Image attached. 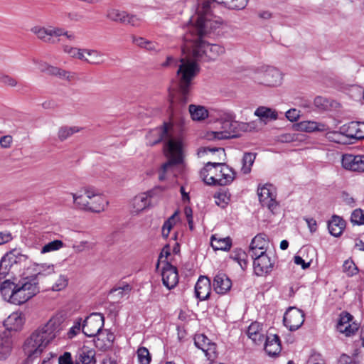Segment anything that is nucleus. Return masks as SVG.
Here are the masks:
<instances>
[{
	"mask_svg": "<svg viewBox=\"0 0 364 364\" xmlns=\"http://www.w3.org/2000/svg\"><path fill=\"white\" fill-rule=\"evenodd\" d=\"M222 23L220 17L212 14H208L205 17L192 16L189 20L187 31L183 36L182 52L184 56L180 58L177 70L180 89L178 100L181 106L188 102L191 81L200 70L196 61H213L225 53L223 47L203 39L218 28Z\"/></svg>",
	"mask_w": 364,
	"mask_h": 364,
	"instance_id": "nucleus-1",
	"label": "nucleus"
},
{
	"mask_svg": "<svg viewBox=\"0 0 364 364\" xmlns=\"http://www.w3.org/2000/svg\"><path fill=\"white\" fill-rule=\"evenodd\" d=\"M65 327L61 316H54L40 326L25 341L23 350L29 359L38 357L47 346L58 336Z\"/></svg>",
	"mask_w": 364,
	"mask_h": 364,
	"instance_id": "nucleus-2",
	"label": "nucleus"
},
{
	"mask_svg": "<svg viewBox=\"0 0 364 364\" xmlns=\"http://www.w3.org/2000/svg\"><path fill=\"white\" fill-rule=\"evenodd\" d=\"M147 143L154 146L165 141L166 154L173 163L181 164L183 161V138L179 131H175L172 127L164 123L162 127H156L146 134Z\"/></svg>",
	"mask_w": 364,
	"mask_h": 364,
	"instance_id": "nucleus-3",
	"label": "nucleus"
},
{
	"mask_svg": "<svg viewBox=\"0 0 364 364\" xmlns=\"http://www.w3.org/2000/svg\"><path fill=\"white\" fill-rule=\"evenodd\" d=\"M234 171L223 163L208 162L200 171V177L208 185L226 186L235 178Z\"/></svg>",
	"mask_w": 364,
	"mask_h": 364,
	"instance_id": "nucleus-4",
	"label": "nucleus"
},
{
	"mask_svg": "<svg viewBox=\"0 0 364 364\" xmlns=\"http://www.w3.org/2000/svg\"><path fill=\"white\" fill-rule=\"evenodd\" d=\"M75 208L95 213L103 211L108 205V201L97 191L93 188L84 190V193H70Z\"/></svg>",
	"mask_w": 364,
	"mask_h": 364,
	"instance_id": "nucleus-5",
	"label": "nucleus"
},
{
	"mask_svg": "<svg viewBox=\"0 0 364 364\" xmlns=\"http://www.w3.org/2000/svg\"><path fill=\"white\" fill-rule=\"evenodd\" d=\"M13 294L10 296V303L15 305H21L36 295L40 288L35 279L26 277L16 283Z\"/></svg>",
	"mask_w": 364,
	"mask_h": 364,
	"instance_id": "nucleus-6",
	"label": "nucleus"
},
{
	"mask_svg": "<svg viewBox=\"0 0 364 364\" xmlns=\"http://www.w3.org/2000/svg\"><path fill=\"white\" fill-rule=\"evenodd\" d=\"M255 79L259 83L267 86H277L282 83V76L280 71L273 67L264 66L255 73Z\"/></svg>",
	"mask_w": 364,
	"mask_h": 364,
	"instance_id": "nucleus-7",
	"label": "nucleus"
},
{
	"mask_svg": "<svg viewBox=\"0 0 364 364\" xmlns=\"http://www.w3.org/2000/svg\"><path fill=\"white\" fill-rule=\"evenodd\" d=\"M105 318L100 313H92L82 322V331L87 337L96 336L104 327Z\"/></svg>",
	"mask_w": 364,
	"mask_h": 364,
	"instance_id": "nucleus-8",
	"label": "nucleus"
},
{
	"mask_svg": "<svg viewBox=\"0 0 364 364\" xmlns=\"http://www.w3.org/2000/svg\"><path fill=\"white\" fill-rule=\"evenodd\" d=\"M257 194L262 206L267 207L272 213L277 210L278 203L276 201V193L272 185L265 184L259 187Z\"/></svg>",
	"mask_w": 364,
	"mask_h": 364,
	"instance_id": "nucleus-9",
	"label": "nucleus"
},
{
	"mask_svg": "<svg viewBox=\"0 0 364 364\" xmlns=\"http://www.w3.org/2000/svg\"><path fill=\"white\" fill-rule=\"evenodd\" d=\"M31 31L36 35L40 40L52 44L60 41V35L63 33L61 31V28L53 26H35L31 29Z\"/></svg>",
	"mask_w": 364,
	"mask_h": 364,
	"instance_id": "nucleus-10",
	"label": "nucleus"
},
{
	"mask_svg": "<svg viewBox=\"0 0 364 364\" xmlns=\"http://www.w3.org/2000/svg\"><path fill=\"white\" fill-rule=\"evenodd\" d=\"M304 321V312L296 307H289L284 315V324L291 331L299 329Z\"/></svg>",
	"mask_w": 364,
	"mask_h": 364,
	"instance_id": "nucleus-11",
	"label": "nucleus"
},
{
	"mask_svg": "<svg viewBox=\"0 0 364 364\" xmlns=\"http://www.w3.org/2000/svg\"><path fill=\"white\" fill-rule=\"evenodd\" d=\"M251 258L253 259L254 272L257 276H264L272 271L274 259L272 258L268 253Z\"/></svg>",
	"mask_w": 364,
	"mask_h": 364,
	"instance_id": "nucleus-12",
	"label": "nucleus"
},
{
	"mask_svg": "<svg viewBox=\"0 0 364 364\" xmlns=\"http://www.w3.org/2000/svg\"><path fill=\"white\" fill-rule=\"evenodd\" d=\"M232 114H228V118L221 123L223 130L211 132L208 134V139H225L233 137L235 132L237 122L232 120Z\"/></svg>",
	"mask_w": 364,
	"mask_h": 364,
	"instance_id": "nucleus-13",
	"label": "nucleus"
},
{
	"mask_svg": "<svg viewBox=\"0 0 364 364\" xmlns=\"http://www.w3.org/2000/svg\"><path fill=\"white\" fill-rule=\"evenodd\" d=\"M341 164L346 170L364 172V155L343 154Z\"/></svg>",
	"mask_w": 364,
	"mask_h": 364,
	"instance_id": "nucleus-14",
	"label": "nucleus"
},
{
	"mask_svg": "<svg viewBox=\"0 0 364 364\" xmlns=\"http://www.w3.org/2000/svg\"><path fill=\"white\" fill-rule=\"evenodd\" d=\"M194 343L197 348L201 349L208 360L216 358V345L203 334L196 335Z\"/></svg>",
	"mask_w": 364,
	"mask_h": 364,
	"instance_id": "nucleus-15",
	"label": "nucleus"
},
{
	"mask_svg": "<svg viewBox=\"0 0 364 364\" xmlns=\"http://www.w3.org/2000/svg\"><path fill=\"white\" fill-rule=\"evenodd\" d=\"M269 246L267 237L264 234L257 235L252 240L250 245L248 255L251 257L267 253Z\"/></svg>",
	"mask_w": 364,
	"mask_h": 364,
	"instance_id": "nucleus-16",
	"label": "nucleus"
},
{
	"mask_svg": "<svg viewBox=\"0 0 364 364\" xmlns=\"http://www.w3.org/2000/svg\"><path fill=\"white\" fill-rule=\"evenodd\" d=\"M352 319L353 316L349 313H342L336 326L337 331L346 336L353 335L358 330V324L354 322L350 323Z\"/></svg>",
	"mask_w": 364,
	"mask_h": 364,
	"instance_id": "nucleus-17",
	"label": "nucleus"
},
{
	"mask_svg": "<svg viewBox=\"0 0 364 364\" xmlns=\"http://www.w3.org/2000/svg\"><path fill=\"white\" fill-rule=\"evenodd\" d=\"M161 275L163 284L168 289L174 288L178 282L177 269L168 262L163 267Z\"/></svg>",
	"mask_w": 364,
	"mask_h": 364,
	"instance_id": "nucleus-18",
	"label": "nucleus"
},
{
	"mask_svg": "<svg viewBox=\"0 0 364 364\" xmlns=\"http://www.w3.org/2000/svg\"><path fill=\"white\" fill-rule=\"evenodd\" d=\"M216 2L223 4L227 8H230L231 0H197V7L196 14L193 16H206L208 14H212V4Z\"/></svg>",
	"mask_w": 364,
	"mask_h": 364,
	"instance_id": "nucleus-19",
	"label": "nucleus"
},
{
	"mask_svg": "<svg viewBox=\"0 0 364 364\" xmlns=\"http://www.w3.org/2000/svg\"><path fill=\"white\" fill-rule=\"evenodd\" d=\"M211 291V283L208 277L200 276L195 286V294L200 301H205L209 298Z\"/></svg>",
	"mask_w": 364,
	"mask_h": 364,
	"instance_id": "nucleus-20",
	"label": "nucleus"
},
{
	"mask_svg": "<svg viewBox=\"0 0 364 364\" xmlns=\"http://www.w3.org/2000/svg\"><path fill=\"white\" fill-rule=\"evenodd\" d=\"M213 285L216 293L225 294L230 290L232 282L225 273L218 272L214 277Z\"/></svg>",
	"mask_w": 364,
	"mask_h": 364,
	"instance_id": "nucleus-21",
	"label": "nucleus"
},
{
	"mask_svg": "<svg viewBox=\"0 0 364 364\" xmlns=\"http://www.w3.org/2000/svg\"><path fill=\"white\" fill-rule=\"evenodd\" d=\"M296 130L305 132H327L328 127L321 122L315 121H302L294 125Z\"/></svg>",
	"mask_w": 364,
	"mask_h": 364,
	"instance_id": "nucleus-22",
	"label": "nucleus"
},
{
	"mask_svg": "<svg viewBox=\"0 0 364 364\" xmlns=\"http://www.w3.org/2000/svg\"><path fill=\"white\" fill-rule=\"evenodd\" d=\"M23 323V314L21 312H14L4 321V326L9 331H17L22 328Z\"/></svg>",
	"mask_w": 364,
	"mask_h": 364,
	"instance_id": "nucleus-23",
	"label": "nucleus"
},
{
	"mask_svg": "<svg viewBox=\"0 0 364 364\" xmlns=\"http://www.w3.org/2000/svg\"><path fill=\"white\" fill-rule=\"evenodd\" d=\"M95 351L88 346L80 348L75 356V364H90L95 359Z\"/></svg>",
	"mask_w": 364,
	"mask_h": 364,
	"instance_id": "nucleus-24",
	"label": "nucleus"
},
{
	"mask_svg": "<svg viewBox=\"0 0 364 364\" xmlns=\"http://www.w3.org/2000/svg\"><path fill=\"white\" fill-rule=\"evenodd\" d=\"M281 350L280 341L277 335H272L267 337L264 350L269 355H277L280 353Z\"/></svg>",
	"mask_w": 364,
	"mask_h": 364,
	"instance_id": "nucleus-25",
	"label": "nucleus"
},
{
	"mask_svg": "<svg viewBox=\"0 0 364 364\" xmlns=\"http://www.w3.org/2000/svg\"><path fill=\"white\" fill-rule=\"evenodd\" d=\"M345 221L341 217L337 215H333L328 223L329 232L334 237L340 236L345 228Z\"/></svg>",
	"mask_w": 364,
	"mask_h": 364,
	"instance_id": "nucleus-26",
	"label": "nucleus"
},
{
	"mask_svg": "<svg viewBox=\"0 0 364 364\" xmlns=\"http://www.w3.org/2000/svg\"><path fill=\"white\" fill-rule=\"evenodd\" d=\"M210 245L214 250L228 251L232 246L230 237H221L217 235H213L210 239Z\"/></svg>",
	"mask_w": 364,
	"mask_h": 364,
	"instance_id": "nucleus-27",
	"label": "nucleus"
},
{
	"mask_svg": "<svg viewBox=\"0 0 364 364\" xmlns=\"http://www.w3.org/2000/svg\"><path fill=\"white\" fill-rule=\"evenodd\" d=\"M34 270L36 274L29 279H35L36 282H39L43 277L51 275L55 273L54 265L46 264H35Z\"/></svg>",
	"mask_w": 364,
	"mask_h": 364,
	"instance_id": "nucleus-28",
	"label": "nucleus"
},
{
	"mask_svg": "<svg viewBox=\"0 0 364 364\" xmlns=\"http://www.w3.org/2000/svg\"><path fill=\"white\" fill-rule=\"evenodd\" d=\"M247 334L249 338L257 345L261 344L264 340V336L262 333L260 326L257 322L251 323L248 327Z\"/></svg>",
	"mask_w": 364,
	"mask_h": 364,
	"instance_id": "nucleus-29",
	"label": "nucleus"
},
{
	"mask_svg": "<svg viewBox=\"0 0 364 364\" xmlns=\"http://www.w3.org/2000/svg\"><path fill=\"white\" fill-rule=\"evenodd\" d=\"M11 344V338L8 334L0 333V360H5L9 356Z\"/></svg>",
	"mask_w": 364,
	"mask_h": 364,
	"instance_id": "nucleus-30",
	"label": "nucleus"
},
{
	"mask_svg": "<svg viewBox=\"0 0 364 364\" xmlns=\"http://www.w3.org/2000/svg\"><path fill=\"white\" fill-rule=\"evenodd\" d=\"M48 69L50 75L58 77L60 80L71 82L77 78V75L74 72L68 71L55 66H53V68H49Z\"/></svg>",
	"mask_w": 364,
	"mask_h": 364,
	"instance_id": "nucleus-31",
	"label": "nucleus"
},
{
	"mask_svg": "<svg viewBox=\"0 0 364 364\" xmlns=\"http://www.w3.org/2000/svg\"><path fill=\"white\" fill-rule=\"evenodd\" d=\"M358 122H350L345 124L340 127L341 133L343 134L344 137L350 139H358Z\"/></svg>",
	"mask_w": 364,
	"mask_h": 364,
	"instance_id": "nucleus-32",
	"label": "nucleus"
},
{
	"mask_svg": "<svg viewBox=\"0 0 364 364\" xmlns=\"http://www.w3.org/2000/svg\"><path fill=\"white\" fill-rule=\"evenodd\" d=\"M149 205L150 200L148 198V195L144 193L135 196L132 200V206L135 213L144 210Z\"/></svg>",
	"mask_w": 364,
	"mask_h": 364,
	"instance_id": "nucleus-33",
	"label": "nucleus"
},
{
	"mask_svg": "<svg viewBox=\"0 0 364 364\" xmlns=\"http://www.w3.org/2000/svg\"><path fill=\"white\" fill-rule=\"evenodd\" d=\"M189 113L194 121L203 120L208 115V112L204 107L195 105L189 106Z\"/></svg>",
	"mask_w": 364,
	"mask_h": 364,
	"instance_id": "nucleus-34",
	"label": "nucleus"
},
{
	"mask_svg": "<svg viewBox=\"0 0 364 364\" xmlns=\"http://www.w3.org/2000/svg\"><path fill=\"white\" fill-rule=\"evenodd\" d=\"M16 284L6 279L0 284V292L4 299L10 303V296L14 291Z\"/></svg>",
	"mask_w": 364,
	"mask_h": 364,
	"instance_id": "nucleus-35",
	"label": "nucleus"
},
{
	"mask_svg": "<svg viewBox=\"0 0 364 364\" xmlns=\"http://www.w3.org/2000/svg\"><path fill=\"white\" fill-rule=\"evenodd\" d=\"M255 115L259 117L262 120L267 119L275 120L277 119V113L275 110L263 106L259 107L255 111Z\"/></svg>",
	"mask_w": 364,
	"mask_h": 364,
	"instance_id": "nucleus-36",
	"label": "nucleus"
},
{
	"mask_svg": "<svg viewBox=\"0 0 364 364\" xmlns=\"http://www.w3.org/2000/svg\"><path fill=\"white\" fill-rule=\"evenodd\" d=\"M81 128L76 126H63L58 129V137L60 141H63L71 136L73 134L79 132Z\"/></svg>",
	"mask_w": 364,
	"mask_h": 364,
	"instance_id": "nucleus-37",
	"label": "nucleus"
},
{
	"mask_svg": "<svg viewBox=\"0 0 364 364\" xmlns=\"http://www.w3.org/2000/svg\"><path fill=\"white\" fill-rule=\"evenodd\" d=\"M256 158V154L251 152L245 153L242 159L241 171L244 174H247L251 171L252 166Z\"/></svg>",
	"mask_w": 364,
	"mask_h": 364,
	"instance_id": "nucleus-38",
	"label": "nucleus"
},
{
	"mask_svg": "<svg viewBox=\"0 0 364 364\" xmlns=\"http://www.w3.org/2000/svg\"><path fill=\"white\" fill-rule=\"evenodd\" d=\"M6 255L10 260V262L12 263L13 265L17 264H26L28 260V257L25 255L21 253V252L18 250H13L9 252L6 253Z\"/></svg>",
	"mask_w": 364,
	"mask_h": 364,
	"instance_id": "nucleus-39",
	"label": "nucleus"
},
{
	"mask_svg": "<svg viewBox=\"0 0 364 364\" xmlns=\"http://www.w3.org/2000/svg\"><path fill=\"white\" fill-rule=\"evenodd\" d=\"M107 17L111 21L125 23L127 22V13L112 9L107 11Z\"/></svg>",
	"mask_w": 364,
	"mask_h": 364,
	"instance_id": "nucleus-40",
	"label": "nucleus"
},
{
	"mask_svg": "<svg viewBox=\"0 0 364 364\" xmlns=\"http://www.w3.org/2000/svg\"><path fill=\"white\" fill-rule=\"evenodd\" d=\"M86 55L90 57V59L86 58L85 62L90 64H100L104 62L103 56L104 54L97 50L87 49Z\"/></svg>",
	"mask_w": 364,
	"mask_h": 364,
	"instance_id": "nucleus-41",
	"label": "nucleus"
},
{
	"mask_svg": "<svg viewBox=\"0 0 364 364\" xmlns=\"http://www.w3.org/2000/svg\"><path fill=\"white\" fill-rule=\"evenodd\" d=\"M178 216V211H175L174 213L168 218L167 220H166L163 225L162 227V235L164 237H168L169 235L170 231L174 224L176 223V221Z\"/></svg>",
	"mask_w": 364,
	"mask_h": 364,
	"instance_id": "nucleus-42",
	"label": "nucleus"
},
{
	"mask_svg": "<svg viewBox=\"0 0 364 364\" xmlns=\"http://www.w3.org/2000/svg\"><path fill=\"white\" fill-rule=\"evenodd\" d=\"M326 138L332 142L338 143V144H346L347 141L344 140V136L343 134L341 133V129H339L338 132L332 131L327 132L326 134Z\"/></svg>",
	"mask_w": 364,
	"mask_h": 364,
	"instance_id": "nucleus-43",
	"label": "nucleus"
},
{
	"mask_svg": "<svg viewBox=\"0 0 364 364\" xmlns=\"http://www.w3.org/2000/svg\"><path fill=\"white\" fill-rule=\"evenodd\" d=\"M343 271L348 277H353L358 274V269L351 259H347L343 264Z\"/></svg>",
	"mask_w": 364,
	"mask_h": 364,
	"instance_id": "nucleus-44",
	"label": "nucleus"
},
{
	"mask_svg": "<svg viewBox=\"0 0 364 364\" xmlns=\"http://www.w3.org/2000/svg\"><path fill=\"white\" fill-rule=\"evenodd\" d=\"M63 246V242L61 240H55L52 242L46 244L41 250V254L58 250Z\"/></svg>",
	"mask_w": 364,
	"mask_h": 364,
	"instance_id": "nucleus-45",
	"label": "nucleus"
},
{
	"mask_svg": "<svg viewBox=\"0 0 364 364\" xmlns=\"http://www.w3.org/2000/svg\"><path fill=\"white\" fill-rule=\"evenodd\" d=\"M137 357L139 364H149L151 362V355L148 349L145 347H140L137 350Z\"/></svg>",
	"mask_w": 364,
	"mask_h": 364,
	"instance_id": "nucleus-46",
	"label": "nucleus"
},
{
	"mask_svg": "<svg viewBox=\"0 0 364 364\" xmlns=\"http://www.w3.org/2000/svg\"><path fill=\"white\" fill-rule=\"evenodd\" d=\"M13 266L12 263L10 262V260L5 255L0 261V274L5 277L9 273Z\"/></svg>",
	"mask_w": 364,
	"mask_h": 364,
	"instance_id": "nucleus-47",
	"label": "nucleus"
},
{
	"mask_svg": "<svg viewBox=\"0 0 364 364\" xmlns=\"http://www.w3.org/2000/svg\"><path fill=\"white\" fill-rule=\"evenodd\" d=\"M215 203L224 208L230 201V196L227 192H220L215 196Z\"/></svg>",
	"mask_w": 364,
	"mask_h": 364,
	"instance_id": "nucleus-48",
	"label": "nucleus"
},
{
	"mask_svg": "<svg viewBox=\"0 0 364 364\" xmlns=\"http://www.w3.org/2000/svg\"><path fill=\"white\" fill-rule=\"evenodd\" d=\"M350 221L355 225H364V213L361 209H355L351 214Z\"/></svg>",
	"mask_w": 364,
	"mask_h": 364,
	"instance_id": "nucleus-49",
	"label": "nucleus"
},
{
	"mask_svg": "<svg viewBox=\"0 0 364 364\" xmlns=\"http://www.w3.org/2000/svg\"><path fill=\"white\" fill-rule=\"evenodd\" d=\"M304 135L298 133H287L281 136V141L285 143H291L296 141H301Z\"/></svg>",
	"mask_w": 364,
	"mask_h": 364,
	"instance_id": "nucleus-50",
	"label": "nucleus"
},
{
	"mask_svg": "<svg viewBox=\"0 0 364 364\" xmlns=\"http://www.w3.org/2000/svg\"><path fill=\"white\" fill-rule=\"evenodd\" d=\"M82 318H79L76 319L74 322L73 326L70 328L69 331L68 332V336L69 338H72L74 336H75L77 334H78L82 330Z\"/></svg>",
	"mask_w": 364,
	"mask_h": 364,
	"instance_id": "nucleus-51",
	"label": "nucleus"
},
{
	"mask_svg": "<svg viewBox=\"0 0 364 364\" xmlns=\"http://www.w3.org/2000/svg\"><path fill=\"white\" fill-rule=\"evenodd\" d=\"M0 83H2L6 86L14 87L17 86L18 81L10 75L0 73Z\"/></svg>",
	"mask_w": 364,
	"mask_h": 364,
	"instance_id": "nucleus-52",
	"label": "nucleus"
},
{
	"mask_svg": "<svg viewBox=\"0 0 364 364\" xmlns=\"http://www.w3.org/2000/svg\"><path fill=\"white\" fill-rule=\"evenodd\" d=\"M68 285V279L63 275H60L55 284L52 287L53 291H60L65 289Z\"/></svg>",
	"mask_w": 364,
	"mask_h": 364,
	"instance_id": "nucleus-53",
	"label": "nucleus"
},
{
	"mask_svg": "<svg viewBox=\"0 0 364 364\" xmlns=\"http://www.w3.org/2000/svg\"><path fill=\"white\" fill-rule=\"evenodd\" d=\"M224 151H225L223 148H216V147L210 148V147H208V146H204V147H200L198 149L197 154L199 157H202L205 154H208V152H212V153L219 152L220 154H224Z\"/></svg>",
	"mask_w": 364,
	"mask_h": 364,
	"instance_id": "nucleus-54",
	"label": "nucleus"
},
{
	"mask_svg": "<svg viewBox=\"0 0 364 364\" xmlns=\"http://www.w3.org/2000/svg\"><path fill=\"white\" fill-rule=\"evenodd\" d=\"M314 102L315 106L321 110L326 109L328 107V101L327 99L321 96L315 97Z\"/></svg>",
	"mask_w": 364,
	"mask_h": 364,
	"instance_id": "nucleus-55",
	"label": "nucleus"
},
{
	"mask_svg": "<svg viewBox=\"0 0 364 364\" xmlns=\"http://www.w3.org/2000/svg\"><path fill=\"white\" fill-rule=\"evenodd\" d=\"M86 50L87 49H80L75 47L70 57L85 61L86 60Z\"/></svg>",
	"mask_w": 364,
	"mask_h": 364,
	"instance_id": "nucleus-56",
	"label": "nucleus"
},
{
	"mask_svg": "<svg viewBox=\"0 0 364 364\" xmlns=\"http://www.w3.org/2000/svg\"><path fill=\"white\" fill-rule=\"evenodd\" d=\"M247 4V0H231L230 9H243Z\"/></svg>",
	"mask_w": 364,
	"mask_h": 364,
	"instance_id": "nucleus-57",
	"label": "nucleus"
},
{
	"mask_svg": "<svg viewBox=\"0 0 364 364\" xmlns=\"http://www.w3.org/2000/svg\"><path fill=\"white\" fill-rule=\"evenodd\" d=\"M32 62L34 63V64H36L38 65V68L41 71V72H46L48 75H49V68H53V65H48V63H44V62H41V61H38L36 59L33 58L32 60Z\"/></svg>",
	"mask_w": 364,
	"mask_h": 364,
	"instance_id": "nucleus-58",
	"label": "nucleus"
},
{
	"mask_svg": "<svg viewBox=\"0 0 364 364\" xmlns=\"http://www.w3.org/2000/svg\"><path fill=\"white\" fill-rule=\"evenodd\" d=\"M299 112L296 109H290L286 112V117L291 122H295L299 117Z\"/></svg>",
	"mask_w": 364,
	"mask_h": 364,
	"instance_id": "nucleus-59",
	"label": "nucleus"
},
{
	"mask_svg": "<svg viewBox=\"0 0 364 364\" xmlns=\"http://www.w3.org/2000/svg\"><path fill=\"white\" fill-rule=\"evenodd\" d=\"M164 191V188L163 187L156 186L153 189L144 193L148 195V198L150 200L151 198L160 196Z\"/></svg>",
	"mask_w": 364,
	"mask_h": 364,
	"instance_id": "nucleus-60",
	"label": "nucleus"
},
{
	"mask_svg": "<svg viewBox=\"0 0 364 364\" xmlns=\"http://www.w3.org/2000/svg\"><path fill=\"white\" fill-rule=\"evenodd\" d=\"M13 139L11 135H5L0 138V145L3 148H9L12 144Z\"/></svg>",
	"mask_w": 364,
	"mask_h": 364,
	"instance_id": "nucleus-61",
	"label": "nucleus"
},
{
	"mask_svg": "<svg viewBox=\"0 0 364 364\" xmlns=\"http://www.w3.org/2000/svg\"><path fill=\"white\" fill-rule=\"evenodd\" d=\"M247 257L246 253L245 252H242V251L240 250L237 254V257L235 258V259L237 260L239 264L240 265V267L242 269H245L246 267V265H247V262H246V260H245V257Z\"/></svg>",
	"mask_w": 364,
	"mask_h": 364,
	"instance_id": "nucleus-62",
	"label": "nucleus"
},
{
	"mask_svg": "<svg viewBox=\"0 0 364 364\" xmlns=\"http://www.w3.org/2000/svg\"><path fill=\"white\" fill-rule=\"evenodd\" d=\"M140 21L141 19L136 16L127 14V22L125 23L129 24L132 26H138Z\"/></svg>",
	"mask_w": 364,
	"mask_h": 364,
	"instance_id": "nucleus-63",
	"label": "nucleus"
},
{
	"mask_svg": "<svg viewBox=\"0 0 364 364\" xmlns=\"http://www.w3.org/2000/svg\"><path fill=\"white\" fill-rule=\"evenodd\" d=\"M58 364H73L70 353L65 352L63 355L60 356L58 358Z\"/></svg>",
	"mask_w": 364,
	"mask_h": 364,
	"instance_id": "nucleus-64",
	"label": "nucleus"
}]
</instances>
